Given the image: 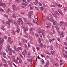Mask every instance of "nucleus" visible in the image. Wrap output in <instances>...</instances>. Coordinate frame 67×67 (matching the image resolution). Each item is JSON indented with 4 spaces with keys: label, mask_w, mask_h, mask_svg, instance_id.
Wrapping results in <instances>:
<instances>
[{
    "label": "nucleus",
    "mask_w": 67,
    "mask_h": 67,
    "mask_svg": "<svg viewBox=\"0 0 67 67\" xmlns=\"http://www.w3.org/2000/svg\"><path fill=\"white\" fill-rule=\"evenodd\" d=\"M40 46L41 47V48H46V46L44 44H43L42 43H41L39 44Z\"/></svg>",
    "instance_id": "1"
},
{
    "label": "nucleus",
    "mask_w": 67,
    "mask_h": 67,
    "mask_svg": "<svg viewBox=\"0 0 67 67\" xmlns=\"http://www.w3.org/2000/svg\"><path fill=\"white\" fill-rule=\"evenodd\" d=\"M60 37H64L65 36L64 35V32L63 31L61 32V34H60Z\"/></svg>",
    "instance_id": "2"
},
{
    "label": "nucleus",
    "mask_w": 67,
    "mask_h": 67,
    "mask_svg": "<svg viewBox=\"0 0 67 67\" xmlns=\"http://www.w3.org/2000/svg\"><path fill=\"white\" fill-rule=\"evenodd\" d=\"M52 22H53V24L54 25H57V26H58V24L57 23L56 21H55V20H53V21H52Z\"/></svg>",
    "instance_id": "3"
},
{
    "label": "nucleus",
    "mask_w": 67,
    "mask_h": 67,
    "mask_svg": "<svg viewBox=\"0 0 67 67\" xmlns=\"http://www.w3.org/2000/svg\"><path fill=\"white\" fill-rule=\"evenodd\" d=\"M22 49L20 47H18L17 49V51L19 53H21V51H22Z\"/></svg>",
    "instance_id": "4"
},
{
    "label": "nucleus",
    "mask_w": 67,
    "mask_h": 67,
    "mask_svg": "<svg viewBox=\"0 0 67 67\" xmlns=\"http://www.w3.org/2000/svg\"><path fill=\"white\" fill-rule=\"evenodd\" d=\"M0 5L1 7H3V5L6 6V4L3 2H0Z\"/></svg>",
    "instance_id": "5"
},
{
    "label": "nucleus",
    "mask_w": 67,
    "mask_h": 67,
    "mask_svg": "<svg viewBox=\"0 0 67 67\" xmlns=\"http://www.w3.org/2000/svg\"><path fill=\"white\" fill-rule=\"evenodd\" d=\"M48 65H49V60H47L46 64V66H47V67H48Z\"/></svg>",
    "instance_id": "6"
},
{
    "label": "nucleus",
    "mask_w": 67,
    "mask_h": 67,
    "mask_svg": "<svg viewBox=\"0 0 67 67\" xmlns=\"http://www.w3.org/2000/svg\"><path fill=\"white\" fill-rule=\"evenodd\" d=\"M52 14L54 17L55 18H58V16H57V14H54V13H52Z\"/></svg>",
    "instance_id": "7"
},
{
    "label": "nucleus",
    "mask_w": 67,
    "mask_h": 67,
    "mask_svg": "<svg viewBox=\"0 0 67 67\" xmlns=\"http://www.w3.org/2000/svg\"><path fill=\"white\" fill-rule=\"evenodd\" d=\"M12 8L13 9L14 11H17V9L16 8L14 5H13L12 6Z\"/></svg>",
    "instance_id": "8"
},
{
    "label": "nucleus",
    "mask_w": 67,
    "mask_h": 67,
    "mask_svg": "<svg viewBox=\"0 0 67 67\" xmlns=\"http://www.w3.org/2000/svg\"><path fill=\"white\" fill-rule=\"evenodd\" d=\"M41 63H41L42 65H44L45 63V62L43 59H42L41 60Z\"/></svg>",
    "instance_id": "9"
},
{
    "label": "nucleus",
    "mask_w": 67,
    "mask_h": 67,
    "mask_svg": "<svg viewBox=\"0 0 67 67\" xmlns=\"http://www.w3.org/2000/svg\"><path fill=\"white\" fill-rule=\"evenodd\" d=\"M22 42L23 43H27V40L23 38L22 39Z\"/></svg>",
    "instance_id": "10"
},
{
    "label": "nucleus",
    "mask_w": 67,
    "mask_h": 67,
    "mask_svg": "<svg viewBox=\"0 0 67 67\" xmlns=\"http://www.w3.org/2000/svg\"><path fill=\"white\" fill-rule=\"evenodd\" d=\"M53 65L55 66H58L59 65V64H58V63H54Z\"/></svg>",
    "instance_id": "11"
},
{
    "label": "nucleus",
    "mask_w": 67,
    "mask_h": 67,
    "mask_svg": "<svg viewBox=\"0 0 67 67\" xmlns=\"http://www.w3.org/2000/svg\"><path fill=\"white\" fill-rule=\"evenodd\" d=\"M47 19L48 20H49L50 21H52H52H54V20H53V19H51V18H49V16H48V17H47Z\"/></svg>",
    "instance_id": "12"
},
{
    "label": "nucleus",
    "mask_w": 67,
    "mask_h": 67,
    "mask_svg": "<svg viewBox=\"0 0 67 67\" xmlns=\"http://www.w3.org/2000/svg\"><path fill=\"white\" fill-rule=\"evenodd\" d=\"M12 33L13 35H15V31L13 29L12 30Z\"/></svg>",
    "instance_id": "13"
},
{
    "label": "nucleus",
    "mask_w": 67,
    "mask_h": 67,
    "mask_svg": "<svg viewBox=\"0 0 67 67\" xmlns=\"http://www.w3.org/2000/svg\"><path fill=\"white\" fill-rule=\"evenodd\" d=\"M41 29L40 28H39L38 29V33L39 34H41Z\"/></svg>",
    "instance_id": "14"
},
{
    "label": "nucleus",
    "mask_w": 67,
    "mask_h": 67,
    "mask_svg": "<svg viewBox=\"0 0 67 67\" xmlns=\"http://www.w3.org/2000/svg\"><path fill=\"white\" fill-rule=\"evenodd\" d=\"M56 46L57 47H58V48H59V47H60V45L58 44L56 42Z\"/></svg>",
    "instance_id": "15"
},
{
    "label": "nucleus",
    "mask_w": 67,
    "mask_h": 67,
    "mask_svg": "<svg viewBox=\"0 0 67 67\" xmlns=\"http://www.w3.org/2000/svg\"><path fill=\"white\" fill-rule=\"evenodd\" d=\"M38 43L39 44H40V43H41V38H39L38 39Z\"/></svg>",
    "instance_id": "16"
},
{
    "label": "nucleus",
    "mask_w": 67,
    "mask_h": 67,
    "mask_svg": "<svg viewBox=\"0 0 67 67\" xmlns=\"http://www.w3.org/2000/svg\"><path fill=\"white\" fill-rule=\"evenodd\" d=\"M51 52L52 55H54L55 54V51H51Z\"/></svg>",
    "instance_id": "17"
},
{
    "label": "nucleus",
    "mask_w": 67,
    "mask_h": 67,
    "mask_svg": "<svg viewBox=\"0 0 67 67\" xmlns=\"http://www.w3.org/2000/svg\"><path fill=\"white\" fill-rule=\"evenodd\" d=\"M11 40V38L10 37H8V42H10Z\"/></svg>",
    "instance_id": "18"
},
{
    "label": "nucleus",
    "mask_w": 67,
    "mask_h": 67,
    "mask_svg": "<svg viewBox=\"0 0 67 67\" xmlns=\"http://www.w3.org/2000/svg\"><path fill=\"white\" fill-rule=\"evenodd\" d=\"M17 30H16V31L17 33H19V31H20V29H19V28H18V27L17 28Z\"/></svg>",
    "instance_id": "19"
},
{
    "label": "nucleus",
    "mask_w": 67,
    "mask_h": 67,
    "mask_svg": "<svg viewBox=\"0 0 67 67\" xmlns=\"http://www.w3.org/2000/svg\"><path fill=\"white\" fill-rule=\"evenodd\" d=\"M27 30H28L27 29V27H26L25 28V29H24V31L25 32H26V31H27Z\"/></svg>",
    "instance_id": "20"
},
{
    "label": "nucleus",
    "mask_w": 67,
    "mask_h": 67,
    "mask_svg": "<svg viewBox=\"0 0 67 67\" xmlns=\"http://www.w3.org/2000/svg\"><path fill=\"white\" fill-rule=\"evenodd\" d=\"M35 28H31L30 29V32H32V31H33V30H35Z\"/></svg>",
    "instance_id": "21"
},
{
    "label": "nucleus",
    "mask_w": 67,
    "mask_h": 67,
    "mask_svg": "<svg viewBox=\"0 0 67 67\" xmlns=\"http://www.w3.org/2000/svg\"><path fill=\"white\" fill-rule=\"evenodd\" d=\"M3 65L4 66V67H8V64H5Z\"/></svg>",
    "instance_id": "22"
},
{
    "label": "nucleus",
    "mask_w": 67,
    "mask_h": 67,
    "mask_svg": "<svg viewBox=\"0 0 67 67\" xmlns=\"http://www.w3.org/2000/svg\"><path fill=\"white\" fill-rule=\"evenodd\" d=\"M10 52H12V49L11 48H9L8 49H7Z\"/></svg>",
    "instance_id": "23"
},
{
    "label": "nucleus",
    "mask_w": 67,
    "mask_h": 67,
    "mask_svg": "<svg viewBox=\"0 0 67 67\" xmlns=\"http://www.w3.org/2000/svg\"><path fill=\"white\" fill-rule=\"evenodd\" d=\"M27 60L29 62H33V60H30V59H27Z\"/></svg>",
    "instance_id": "24"
},
{
    "label": "nucleus",
    "mask_w": 67,
    "mask_h": 67,
    "mask_svg": "<svg viewBox=\"0 0 67 67\" xmlns=\"http://www.w3.org/2000/svg\"><path fill=\"white\" fill-rule=\"evenodd\" d=\"M0 11H1L2 12H4V10H3V9L1 8H0Z\"/></svg>",
    "instance_id": "25"
},
{
    "label": "nucleus",
    "mask_w": 67,
    "mask_h": 67,
    "mask_svg": "<svg viewBox=\"0 0 67 67\" xmlns=\"http://www.w3.org/2000/svg\"><path fill=\"white\" fill-rule=\"evenodd\" d=\"M52 33H53V34H55V32L54 29H52Z\"/></svg>",
    "instance_id": "26"
},
{
    "label": "nucleus",
    "mask_w": 67,
    "mask_h": 67,
    "mask_svg": "<svg viewBox=\"0 0 67 67\" xmlns=\"http://www.w3.org/2000/svg\"><path fill=\"white\" fill-rule=\"evenodd\" d=\"M57 6H58V7H59V8H61V7H62V5H61L60 4H58Z\"/></svg>",
    "instance_id": "27"
},
{
    "label": "nucleus",
    "mask_w": 67,
    "mask_h": 67,
    "mask_svg": "<svg viewBox=\"0 0 67 67\" xmlns=\"http://www.w3.org/2000/svg\"><path fill=\"white\" fill-rule=\"evenodd\" d=\"M60 24H62H62H64V22L62 21H60Z\"/></svg>",
    "instance_id": "28"
},
{
    "label": "nucleus",
    "mask_w": 67,
    "mask_h": 67,
    "mask_svg": "<svg viewBox=\"0 0 67 67\" xmlns=\"http://www.w3.org/2000/svg\"><path fill=\"white\" fill-rule=\"evenodd\" d=\"M46 53L47 54H48V55H51V53H50L49 52H48L47 51H46Z\"/></svg>",
    "instance_id": "29"
},
{
    "label": "nucleus",
    "mask_w": 67,
    "mask_h": 67,
    "mask_svg": "<svg viewBox=\"0 0 67 67\" xmlns=\"http://www.w3.org/2000/svg\"><path fill=\"white\" fill-rule=\"evenodd\" d=\"M13 16L14 18H16V15H15V14H13Z\"/></svg>",
    "instance_id": "30"
},
{
    "label": "nucleus",
    "mask_w": 67,
    "mask_h": 67,
    "mask_svg": "<svg viewBox=\"0 0 67 67\" xmlns=\"http://www.w3.org/2000/svg\"><path fill=\"white\" fill-rule=\"evenodd\" d=\"M40 9L41 10V11H42L44 10V9H43V7H41L40 8Z\"/></svg>",
    "instance_id": "31"
},
{
    "label": "nucleus",
    "mask_w": 67,
    "mask_h": 67,
    "mask_svg": "<svg viewBox=\"0 0 67 67\" xmlns=\"http://www.w3.org/2000/svg\"><path fill=\"white\" fill-rule=\"evenodd\" d=\"M10 12V9L9 8H8L7 11V13H9Z\"/></svg>",
    "instance_id": "32"
},
{
    "label": "nucleus",
    "mask_w": 67,
    "mask_h": 67,
    "mask_svg": "<svg viewBox=\"0 0 67 67\" xmlns=\"http://www.w3.org/2000/svg\"><path fill=\"white\" fill-rule=\"evenodd\" d=\"M26 54L27 55H31V54H30V53L29 52H27V53H26Z\"/></svg>",
    "instance_id": "33"
},
{
    "label": "nucleus",
    "mask_w": 67,
    "mask_h": 67,
    "mask_svg": "<svg viewBox=\"0 0 67 67\" xmlns=\"http://www.w3.org/2000/svg\"><path fill=\"white\" fill-rule=\"evenodd\" d=\"M24 46L25 48H26V49H27V46L26 44H25Z\"/></svg>",
    "instance_id": "34"
},
{
    "label": "nucleus",
    "mask_w": 67,
    "mask_h": 67,
    "mask_svg": "<svg viewBox=\"0 0 67 67\" xmlns=\"http://www.w3.org/2000/svg\"><path fill=\"white\" fill-rule=\"evenodd\" d=\"M2 59L3 61V62H5V63H6V62L5 61V60L4 59H3V58H2Z\"/></svg>",
    "instance_id": "35"
},
{
    "label": "nucleus",
    "mask_w": 67,
    "mask_h": 67,
    "mask_svg": "<svg viewBox=\"0 0 67 67\" xmlns=\"http://www.w3.org/2000/svg\"><path fill=\"white\" fill-rule=\"evenodd\" d=\"M22 4L23 5H25V6H27V5L26 4L24 3H22Z\"/></svg>",
    "instance_id": "36"
},
{
    "label": "nucleus",
    "mask_w": 67,
    "mask_h": 67,
    "mask_svg": "<svg viewBox=\"0 0 67 67\" xmlns=\"http://www.w3.org/2000/svg\"><path fill=\"white\" fill-rule=\"evenodd\" d=\"M24 65H27V63H26V61H24Z\"/></svg>",
    "instance_id": "37"
},
{
    "label": "nucleus",
    "mask_w": 67,
    "mask_h": 67,
    "mask_svg": "<svg viewBox=\"0 0 67 67\" xmlns=\"http://www.w3.org/2000/svg\"><path fill=\"white\" fill-rule=\"evenodd\" d=\"M33 21L34 22V23H36V24H37V25H38V24L37 22H35V20H33Z\"/></svg>",
    "instance_id": "38"
},
{
    "label": "nucleus",
    "mask_w": 67,
    "mask_h": 67,
    "mask_svg": "<svg viewBox=\"0 0 67 67\" xmlns=\"http://www.w3.org/2000/svg\"><path fill=\"white\" fill-rule=\"evenodd\" d=\"M4 16H5V17H6V18H8V15L7 14H4Z\"/></svg>",
    "instance_id": "39"
},
{
    "label": "nucleus",
    "mask_w": 67,
    "mask_h": 67,
    "mask_svg": "<svg viewBox=\"0 0 67 67\" xmlns=\"http://www.w3.org/2000/svg\"><path fill=\"white\" fill-rule=\"evenodd\" d=\"M36 48L38 51H40V48L38 47H36Z\"/></svg>",
    "instance_id": "40"
},
{
    "label": "nucleus",
    "mask_w": 67,
    "mask_h": 67,
    "mask_svg": "<svg viewBox=\"0 0 67 67\" xmlns=\"http://www.w3.org/2000/svg\"><path fill=\"white\" fill-rule=\"evenodd\" d=\"M24 36L25 37H27V34H26L25 35H24Z\"/></svg>",
    "instance_id": "41"
},
{
    "label": "nucleus",
    "mask_w": 67,
    "mask_h": 67,
    "mask_svg": "<svg viewBox=\"0 0 67 67\" xmlns=\"http://www.w3.org/2000/svg\"><path fill=\"white\" fill-rule=\"evenodd\" d=\"M14 42V41H11L10 42V44H12V43Z\"/></svg>",
    "instance_id": "42"
},
{
    "label": "nucleus",
    "mask_w": 67,
    "mask_h": 67,
    "mask_svg": "<svg viewBox=\"0 0 67 67\" xmlns=\"http://www.w3.org/2000/svg\"><path fill=\"white\" fill-rule=\"evenodd\" d=\"M35 19H37V15H35Z\"/></svg>",
    "instance_id": "43"
},
{
    "label": "nucleus",
    "mask_w": 67,
    "mask_h": 67,
    "mask_svg": "<svg viewBox=\"0 0 67 67\" xmlns=\"http://www.w3.org/2000/svg\"><path fill=\"white\" fill-rule=\"evenodd\" d=\"M8 27L10 29V23L8 24Z\"/></svg>",
    "instance_id": "44"
},
{
    "label": "nucleus",
    "mask_w": 67,
    "mask_h": 67,
    "mask_svg": "<svg viewBox=\"0 0 67 67\" xmlns=\"http://www.w3.org/2000/svg\"><path fill=\"white\" fill-rule=\"evenodd\" d=\"M19 56H20V57H21V58H23V56H22V54H20Z\"/></svg>",
    "instance_id": "45"
},
{
    "label": "nucleus",
    "mask_w": 67,
    "mask_h": 67,
    "mask_svg": "<svg viewBox=\"0 0 67 67\" xmlns=\"http://www.w3.org/2000/svg\"><path fill=\"white\" fill-rule=\"evenodd\" d=\"M17 22L18 23V24H19V25H20V21L18 20L17 21Z\"/></svg>",
    "instance_id": "46"
},
{
    "label": "nucleus",
    "mask_w": 67,
    "mask_h": 67,
    "mask_svg": "<svg viewBox=\"0 0 67 67\" xmlns=\"http://www.w3.org/2000/svg\"><path fill=\"white\" fill-rule=\"evenodd\" d=\"M6 24H10V23H9V21H6Z\"/></svg>",
    "instance_id": "47"
},
{
    "label": "nucleus",
    "mask_w": 67,
    "mask_h": 67,
    "mask_svg": "<svg viewBox=\"0 0 67 67\" xmlns=\"http://www.w3.org/2000/svg\"><path fill=\"white\" fill-rule=\"evenodd\" d=\"M33 9V7H31L30 9V10H32Z\"/></svg>",
    "instance_id": "48"
},
{
    "label": "nucleus",
    "mask_w": 67,
    "mask_h": 67,
    "mask_svg": "<svg viewBox=\"0 0 67 67\" xmlns=\"http://www.w3.org/2000/svg\"><path fill=\"white\" fill-rule=\"evenodd\" d=\"M35 35L37 37H39V36H38V35L37 34H36Z\"/></svg>",
    "instance_id": "49"
},
{
    "label": "nucleus",
    "mask_w": 67,
    "mask_h": 67,
    "mask_svg": "<svg viewBox=\"0 0 67 67\" xmlns=\"http://www.w3.org/2000/svg\"><path fill=\"white\" fill-rule=\"evenodd\" d=\"M27 23L28 25H30V24H31V22L28 21Z\"/></svg>",
    "instance_id": "50"
},
{
    "label": "nucleus",
    "mask_w": 67,
    "mask_h": 67,
    "mask_svg": "<svg viewBox=\"0 0 67 67\" xmlns=\"http://www.w3.org/2000/svg\"><path fill=\"white\" fill-rule=\"evenodd\" d=\"M10 47V45H9L7 46V49H8V48H9Z\"/></svg>",
    "instance_id": "51"
},
{
    "label": "nucleus",
    "mask_w": 67,
    "mask_h": 67,
    "mask_svg": "<svg viewBox=\"0 0 67 67\" xmlns=\"http://www.w3.org/2000/svg\"><path fill=\"white\" fill-rule=\"evenodd\" d=\"M48 25H49V26H52V24H51V23H48Z\"/></svg>",
    "instance_id": "52"
},
{
    "label": "nucleus",
    "mask_w": 67,
    "mask_h": 67,
    "mask_svg": "<svg viewBox=\"0 0 67 67\" xmlns=\"http://www.w3.org/2000/svg\"><path fill=\"white\" fill-rule=\"evenodd\" d=\"M28 17L30 18V19H32V17H31V15H29L28 16Z\"/></svg>",
    "instance_id": "53"
},
{
    "label": "nucleus",
    "mask_w": 67,
    "mask_h": 67,
    "mask_svg": "<svg viewBox=\"0 0 67 67\" xmlns=\"http://www.w3.org/2000/svg\"><path fill=\"white\" fill-rule=\"evenodd\" d=\"M4 39H5V40H7V37H6V36H4Z\"/></svg>",
    "instance_id": "54"
},
{
    "label": "nucleus",
    "mask_w": 67,
    "mask_h": 67,
    "mask_svg": "<svg viewBox=\"0 0 67 67\" xmlns=\"http://www.w3.org/2000/svg\"><path fill=\"white\" fill-rule=\"evenodd\" d=\"M9 55H10V56H11V55H12V53H11V52H10L9 53Z\"/></svg>",
    "instance_id": "55"
},
{
    "label": "nucleus",
    "mask_w": 67,
    "mask_h": 67,
    "mask_svg": "<svg viewBox=\"0 0 67 67\" xmlns=\"http://www.w3.org/2000/svg\"><path fill=\"white\" fill-rule=\"evenodd\" d=\"M46 27L48 29H50V27L48 26H46Z\"/></svg>",
    "instance_id": "56"
},
{
    "label": "nucleus",
    "mask_w": 67,
    "mask_h": 67,
    "mask_svg": "<svg viewBox=\"0 0 67 67\" xmlns=\"http://www.w3.org/2000/svg\"><path fill=\"white\" fill-rule=\"evenodd\" d=\"M57 40L58 41H59V42H60V39L59 38H58Z\"/></svg>",
    "instance_id": "57"
},
{
    "label": "nucleus",
    "mask_w": 67,
    "mask_h": 67,
    "mask_svg": "<svg viewBox=\"0 0 67 67\" xmlns=\"http://www.w3.org/2000/svg\"><path fill=\"white\" fill-rule=\"evenodd\" d=\"M49 42L50 43H52V40L51 39H49Z\"/></svg>",
    "instance_id": "58"
},
{
    "label": "nucleus",
    "mask_w": 67,
    "mask_h": 67,
    "mask_svg": "<svg viewBox=\"0 0 67 67\" xmlns=\"http://www.w3.org/2000/svg\"><path fill=\"white\" fill-rule=\"evenodd\" d=\"M13 23H14L15 24L16 26L17 25V24H17V23H16V22H13Z\"/></svg>",
    "instance_id": "59"
},
{
    "label": "nucleus",
    "mask_w": 67,
    "mask_h": 67,
    "mask_svg": "<svg viewBox=\"0 0 67 67\" xmlns=\"http://www.w3.org/2000/svg\"><path fill=\"white\" fill-rule=\"evenodd\" d=\"M22 54L24 56V57L25 56V53L24 52H22Z\"/></svg>",
    "instance_id": "60"
},
{
    "label": "nucleus",
    "mask_w": 67,
    "mask_h": 67,
    "mask_svg": "<svg viewBox=\"0 0 67 67\" xmlns=\"http://www.w3.org/2000/svg\"><path fill=\"white\" fill-rule=\"evenodd\" d=\"M2 30H3V31H4V27H2Z\"/></svg>",
    "instance_id": "61"
},
{
    "label": "nucleus",
    "mask_w": 67,
    "mask_h": 67,
    "mask_svg": "<svg viewBox=\"0 0 67 67\" xmlns=\"http://www.w3.org/2000/svg\"><path fill=\"white\" fill-rule=\"evenodd\" d=\"M35 9H36V10H38V11H39V9L37 7H35Z\"/></svg>",
    "instance_id": "62"
},
{
    "label": "nucleus",
    "mask_w": 67,
    "mask_h": 67,
    "mask_svg": "<svg viewBox=\"0 0 67 67\" xmlns=\"http://www.w3.org/2000/svg\"><path fill=\"white\" fill-rule=\"evenodd\" d=\"M66 11V8H64V12H65Z\"/></svg>",
    "instance_id": "63"
},
{
    "label": "nucleus",
    "mask_w": 67,
    "mask_h": 67,
    "mask_svg": "<svg viewBox=\"0 0 67 67\" xmlns=\"http://www.w3.org/2000/svg\"><path fill=\"white\" fill-rule=\"evenodd\" d=\"M64 44L65 45H66V46H67V43L66 42H65L64 43Z\"/></svg>",
    "instance_id": "64"
}]
</instances>
